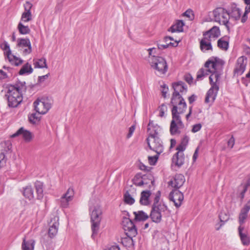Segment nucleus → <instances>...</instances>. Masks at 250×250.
Listing matches in <instances>:
<instances>
[{"label":"nucleus","mask_w":250,"mask_h":250,"mask_svg":"<svg viewBox=\"0 0 250 250\" xmlns=\"http://www.w3.org/2000/svg\"><path fill=\"white\" fill-rule=\"evenodd\" d=\"M158 109L160 111L159 116L162 118L164 117L165 112L167 111V107L165 104H163L159 106Z\"/></svg>","instance_id":"09e8293b"},{"label":"nucleus","mask_w":250,"mask_h":250,"mask_svg":"<svg viewBox=\"0 0 250 250\" xmlns=\"http://www.w3.org/2000/svg\"><path fill=\"white\" fill-rule=\"evenodd\" d=\"M189 141V138L187 136H185L182 140L181 144L187 146Z\"/></svg>","instance_id":"680f3d73"},{"label":"nucleus","mask_w":250,"mask_h":250,"mask_svg":"<svg viewBox=\"0 0 250 250\" xmlns=\"http://www.w3.org/2000/svg\"><path fill=\"white\" fill-rule=\"evenodd\" d=\"M185 182V178L183 174H177L175 175L174 180L168 182V185L178 189L181 188Z\"/></svg>","instance_id":"f3484780"},{"label":"nucleus","mask_w":250,"mask_h":250,"mask_svg":"<svg viewBox=\"0 0 250 250\" xmlns=\"http://www.w3.org/2000/svg\"><path fill=\"white\" fill-rule=\"evenodd\" d=\"M122 225L124 229L125 232V234L128 237L123 240L124 241H128L130 243H133L132 238L136 236L137 234V229L132 220L128 218H124L122 221Z\"/></svg>","instance_id":"20e7f679"},{"label":"nucleus","mask_w":250,"mask_h":250,"mask_svg":"<svg viewBox=\"0 0 250 250\" xmlns=\"http://www.w3.org/2000/svg\"><path fill=\"white\" fill-rule=\"evenodd\" d=\"M244 229V227L240 226L238 228L239 235L243 245L248 246L250 244V237L246 233H243V230Z\"/></svg>","instance_id":"393cba45"},{"label":"nucleus","mask_w":250,"mask_h":250,"mask_svg":"<svg viewBox=\"0 0 250 250\" xmlns=\"http://www.w3.org/2000/svg\"><path fill=\"white\" fill-rule=\"evenodd\" d=\"M33 68L31 65L28 62L24 64L19 72L21 75L30 74L33 72Z\"/></svg>","instance_id":"72a5a7b5"},{"label":"nucleus","mask_w":250,"mask_h":250,"mask_svg":"<svg viewBox=\"0 0 250 250\" xmlns=\"http://www.w3.org/2000/svg\"><path fill=\"white\" fill-rule=\"evenodd\" d=\"M7 57L9 61L15 66H19L23 62V61L22 59L12 55V54H10V55Z\"/></svg>","instance_id":"f704fd0d"},{"label":"nucleus","mask_w":250,"mask_h":250,"mask_svg":"<svg viewBox=\"0 0 250 250\" xmlns=\"http://www.w3.org/2000/svg\"><path fill=\"white\" fill-rule=\"evenodd\" d=\"M185 157L183 152H177L172 157V164L178 167H181L184 163Z\"/></svg>","instance_id":"4be33fe9"},{"label":"nucleus","mask_w":250,"mask_h":250,"mask_svg":"<svg viewBox=\"0 0 250 250\" xmlns=\"http://www.w3.org/2000/svg\"><path fill=\"white\" fill-rule=\"evenodd\" d=\"M243 208L248 212L250 210V200L246 204Z\"/></svg>","instance_id":"774afa93"},{"label":"nucleus","mask_w":250,"mask_h":250,"mask_svg":"<svg viewBox=\"0 0 250 250\" xmlns=\"http://www.w3.org/2000/svg\"><path fill=\"white\" fill-rule=\"evenodd\" d=\"M184 80L189 84H191L193 82V78L189 74H186L184 76Z\"/></svg>","instance_id":"4d7b16f0"},{"label":"nucleus","mask_w":250,"mask_h":250,"mask_svg":"<svg viewBox=\"0 0 250 250\" xmlns=\"http://www.w3.org/2000/svg\"><path fill=\"white\" fill-rule=\"evenodd\" d=\"M218 47L222 50H227L229 47V42L224 40L223 38L218 40L217 42Z\"/></svg>","instance_id":"37998d69"},{"label":"nucleus","mask_w":250,"mask_h":250,"mask_svg":"<svg viewBox=\"0 0 250 250\" xmlns=\"http://www.w3.org/2000/svg\"><path fill=\"white\" fill-rule=\"evenodd\" d=\"M235 139L233 135L231 136V138L228 141V146L232 148L234 145Z\"/></svg>","instance_id":"052dcab7"},{"label":"nucleus","mask_w":250,"mask_h":250,"mask_svg":"<svg viewBox=\"0 0 250 250\" xmlns=\"http://www.w3.org/2000/svg\"><path fill=\"white\" fill-rule=\"evenodd\" d=\"M206 69L202 68L197 72L196 80H201L203 77L207 76V73H206Z\"/></svg>","instance_id":"8fccbe9b"},{"label":"nucleus","mask_w":250,"mask_h":250,"mask_svg":"<svg viewBox=\"0 0 250 250\" xmlns=\"http://www.w3.org/2000/svg\"><path fill=\"white\" fill-rule=\"evenodd\" d=\"M161 130V128L157 124H155L153 121L149 120L147 125V132H148V137H158L159 131Z\"/></svg>","instance_id":"aec40b11"},{"label":"nucleus","mask_w":250,"mask_h":250,"mask_svg":"<svg viewBox=\"0 0 250 250\" xmlns=\"http://www.w3.org/2000/svg\"><path fill=\"white\" fill-rule=\"evenodd\" d=\"M89 210L90 212V221L92 231L91 237L94 239L99 230L102 220V211L101 207L98 205L94 206H90Z\"/></svg>","instance_id":"7ed1b4c3"},{"label":"nucleus","mask_w":250,"mask_h":250,"mask_svg":"<svg viewBox=\"0 0 250 250\" xmlns=\"http://www.w3.org/2000/svg\"><path fill=\"white\" fill-rule=\"evenodd\" d=\"M34 65L35 68H47L46 61L45 58H41L37 60V61L34 60Z\"/></svg>","instance_id":"4c0bfd02"},{"label":"nucleus","mask_w":250,"mask_h":250,"mask_svg":"<svg viewBox=\"0 0 250 250\" xmlns=\"http://www.w3.org/2000/svg\"><path fill=\"white\" fill-rule=\"evenodd\" d=\"M160 154L157 153V154L153 156H148V159L149 164L151 165H154L157 162L158 159L159 158V156Z\"/></svg>","instance_id":"3c124183"},{"label":"nucleus","mask_w":250,"mask_h":250,"mask_svg":"<svg viewBox=\"0 0 250 250\" xmlns=\"http://www.w3.org/2000/svg\"><path fill=\"white\" fill-rule=\"evenodd\" d=\"M186 146L181 144V143L177 146L176 149L178 150V152H183L186 149Z\"/></svg>","instance_id":"e2e57ef3"},{"label":"nucleus","mask_w":250,"mask_h":250,"mask_svg":"<svg viewBox=\"0 0 250 250\" xmlns=\"http://www.w3.org/2000/svg\"><path fill=\"white\" fill-rule=\"evenodd\" d=\"M54 222L50 226L48 231V235L51 238L54 237L57 234L59 226L58 218L56 219V218H54Z\"/></svg>","instance_id":"bb28decb"},{"label":"nucleus","mask_w":250,"mask_h":250,"mask_svg":"<svg viewBox=\"0 0 250 250\" xmlns=\"http://www.w3.org/2000/svg\"><path fill=\"white\" fill-rule=\"evenodd\" d=\"M177 46V43H175L173 42H170L169 43H167L165 44H157L158 48L160 50L165 49L167 48V47L169 46L171 47H175Z\"/></svg>","instance_id":"de8ad7c7"},{"label":"nucleus","mask_w":250,"mask_h":250,"mask_svg":"<svg viewBox=\"0 0 250 250\" xmlns=\"http://www.w3.org/2000/svg\"><path fill=\"white\" fill-rule=\"evenodd\" d=\"M125 202L128 205H132L135 202V199L131 196L128 191H126L124 195Z\"/></svg>","instance_id":"c03bdc74"},{"label":"nucleus","mask_w":250,"mask_h":250,"mask_svg":"<svg viewBox=\"0 0 250 250\" xmlns=\"http://www.w3.org/2000/svg\"><path fill=\"white\" fill-rule=\"evenodd\" d=\"M248 212V211L243 208L241 209L239 216V223L241 226L244 223L245 220L247 218Z\"/></svg>","instance_id":"79ce46f5"},{"label":"nucleus","mask_w":250,"mask_h":250,"mask_svg":"<svg viewBox=\"0 0 250 250\" xmlns=\"http://www.w3.org/2000/svg\"><path fill=\"white\" fill-rule=\"evenodd\" d=\"M146 142L149 149L160 154L163 152L164 147L162 142L159 137H148Z\"/></svg>","instance_id":"9d476101"},{"label":"nucleus","mask_w":250,"mask_h":250,"mask_svg":"<svg viewBox=\"0 0 250 250\" xmlns=\"http://www.w3.org/2000/svg\"><path fill=\"white\" fill-rule=\"evenodd\" d=\"M172 88L174 89L172 94L175 95H182L184 92L186 93L187 91V86L185 83L182 81L173 83Z\"/></svg>","instance_id":"a211bd4d"},{"label":"nucleus","mask_w":250,"mask_h":250,"mask_svg":"<svg viewBox=\"0 0 250 250\" xmlns=\"http://www.w3.org/2000/svg\"><path fill=\"white\" fill-rule=\"evenodd\" d=\"M221 223L218 224V226L216 228V229L218 230L229 219V215L225 212H221L219 216ZM217 226V225H216Z\"/></svg>","instance_id":"473e14b6"},{"label":"nucleus","mask_w":250,"mask_h":250,"mask_svg":"<svg viewBox=\"0 0 250 250\" xmlns=\"http://www.w3.org/2000/svg\"><path fill=\"white\" fill-rule=\"evenodd\" d=\"M247 65V58L241 56L238 58L233 70V76L241 75L245 71Z\"/></svg>","instance_id":"4468645a"},{"label":"nucleus","mask_w":250,"mask_h":250,"mask_svg":"<svg viewBox=\"0 0 250 250\" xmlns=\"http://www.w3.org/2000/svg\"><path fill=\"white\" fill-rule=\"evenodd\" d=\"M5 94L8 105L11 107H16L22 102L23 92H25L26 87L25 82H17L14 85H8Z\"/></svg>","instance_id":"f03ea898"},{"label":"nucleus","mask_w":250,"mask_h":250,"mask_svg":"<svg viewBox=\"0 0 250 250\" xmlns=\"http://www.w3.org/2000/svg\"><path fill=\"white\" fill-rule=\"evenodd\" d=\"M41 117L39 116L36 113H33L28 115V121L30 123L35 125L38 123L40 121Z\"/></svg>","instance_id":"a19ab883"},{"label":"nucleus","mask_w":250,"mask_h":250,"mask_svg":"<svg viewBox=\"0 0 250 250\" xmlns=\"http://www.w3.org/2000/svg\"><path fill=\"white\" fill-rule=\"evenodd\" d=\"M74 191L72 188H69L66 192L60 199L61 206L62 208L67 207L69 202L73 198Z\"/></svg>","instance_id":"dca6fc26"},{"label":"nucleus","mask_w":250,"mask_h":250,"mask_svg":"<svg viewBox=\"0 0 250 250\" xmlns=\"http://www.w3.org/2000/svg\"><path fill=\"white\" fill-rule=\"evenodd\" d=\"M32 20L31 12H23L21 15V21L24 22H28Z\"/></svg>","instance_id":"a18cd8bd"},{"label":"nucleus","mask_w":250,"mask_h":250,"mask_svg":"<svg viewBox=\"0 0 250 250\" xmlns=\"http://www.w3.org/2000/svg\"><path fill=\"white\" fill-rule=\"evenodd\" d=\"M172 120L170 123V132L171 135H174L180 134L179 129L183 128L184 125L181 121L180 114L176 111V107L172 111Z\"/></svg>","instance_id":"0eeeda50"},{"label":"nucleus","mask_w":250,"mask_h":250,"mask_svg":"<svg viewBox=\"0 0 250 250\" xmlns=\"http://www.w3.org/2000/svg\"><path fill=\"white\" fill-rule=\"evenodd\" d=\"M209 80L211 86L206 94L205 102L207 104L214 101L219 89V85L213 81L212 76H209Z\"/></svg>","instance_id":"f8f14e48"},{"label":"nucleus","mask_w":250,"mask_h":250,"mask_svg":"<svg viewBox=\"0 0 250 250\" xmlns=\"http://www.w3.org/2000/svg\"><path fill=\"white\" fill-rule=\"evenodd\" d=\"M170 103L173 105L171 111L175 107L177 112L179 114H183L187 108L186 103L182 97V95H175V94H172Z\"/></svg>","instance_id":"1a4fd4ad"},{"label":"nucleus","mask_w":250,"mask_h":250,"mask_svg":"<svg viewBox=\"0 0 250 250\" xmlns=\"http://www.w3.org/2000/svg\"><path fill=\"white\" fill-rule=\"evenodd\" d=\"M20 135H22L24 140L27 142H30L33 138L32 133L27 130L24 129L22 127H21L15 133L12 134L11 137L15 138Z\"/></svg>","instance_id":"6ab92c4d"},{"label":"nucleus","mask_w":250,"mask_h":250,"mask_svg":"<svg viewBox=\"0 0 250 250\" xmlns=\"http://www.w3.org/2000/svg\"><path fill=\"white\" fill-rule=\"evenodd\" d=\"M34 109L38 114H44L51 107V104L47 99H37L33 103Z\"/></svg>","instance_id":"9b49d317"},{"label":"nucleus","mask_w":250,"mask_h":250,"mask_svg":"<svg viewBox=\"0 0 250 250\" xmlns=\"http://www.w3.org/2000/svg\"><path fill=\"white\" fill-rule=\"evenodd\" d=\"M33 6L32 4L29 1H26L23 5L24 11V12H31V9Z\"/></svg>","instance_id":"5fc2aeb1"},{"label":"nucleus","mask_w":250,"mask_h":250,"mask_svg":"<svg viewBox=\"0 0 250 250\" xmlns=\"http://www.w3.org/2000/svg\"><path fill=\"white\" fill-rule=\"evenodd\" d=\"M6 162V159L5 158V155L3 152L0 153V167H3Z\"/></svg>","instance_id":"603ef678"},{"label":"nucleus","mask_w":250,"mask_h":250,"mask_svg":"<svg viewBox=\"0 0 250 250\" xmlns=\"http://www.w3.org/2000/svg\"><path fill=\"white\" fill-rule=\"evenodd\" d=\"M151 192L149 190H143L141 193L140 204L143 206H147L150 204V197Z\"/></svg>","instance_id":"5701e85b"},{"label":"nucleus","mask_w":250,"mask_h":250,"mask_svg":"<svg viewBox=\"0 0 250 250\" xmlns=\"http://www.w3.org/2000/svg\"><path fill=\"white\" fill-rule=\"evenodd\" d=\"M229 13V18H233L235 20H239L241 16V11L237 7L236 5L235 4L231 5V12Z\"/></svg>","instance_id":"cd10ccee"},{"label":"nucleus","mask_w":250,"mask_h":250,"mask_svg":"<svg viewBox=\"0 0 250 250\" xmlns=\"http://www.w3.org/2000/svg\"><path fill=\"white\" fill-rule=\"evenodd\" d=\"M249 187H250V178L248 179L246 184L243 186V190L241 192L242 198H244V194L247 191Z\"/></svg>","instance_id":"864d4df0"},{"label":"nucleus","mask_w":250,"mask_h":250,"mask_svg":"<svg viewBox=\"0 0 250 250\" xmlns=\"http://www.w3.org/2000/svg\"><path fill=\"white\" fill-rule=\"evenodd\" d=\"M0 47L1 49L6 51V56H9L11 54V51L10 49V46L6 41H4L3 43L0 44Z\"/></svg>","instance_id":"49530a36"},{"label":"nucleus","mask_w":250,"mask_h":250,"mask_svg":"<svg viewBox=\"0 0 250 250\" xmlns=\"http://www.w3.org/2000/svg\"><path fill=\"white\" fill-rule=\"evenodd\" d=\"M49 75V73H48L46 75L42 76H39L38 78V82L40 83L43 82L45 79H46L48 77Z\"/></svg>","instance_id":"0e129e2a"},{"label":"nucleus","mask_w":250,"mask_h":250,"mask_svg":"<svg viewBox=\"0 0 250 250\" xmlns=\"http://www.w3.org/2000/svg\"><path fill=\"white\" fill-rule=\"evenodd\" d=\"M17 28L19 33L22 35L28 34L31 31L29 27L28 26H25L21 22L19 23Z\"/></svg>","instance_id":"58836bf2"},{"label":"nucleus","mask_w":250,"mask_h":250,"mask_svg":"<svg viewBox=\"0 0 250 250\" xmlns=\"http://www.w3.org/2000/svg\"><path fill=\"white\" fill-rule=\"evenodd\" d=\"M185 23L182 20H177L168 29V31L174 32H181L183 31V26Z\"/></svg>","instance_id":"a878e982"},{"label":"nucleus","mask_w":250,"mask_h":250,"mask_svg":"<svg viewBox=\"0 0 250 250\" xmlns=\"http://www.w3.org/2000/svg\"><path fill=\"white\" fill-rule=\"evenodd\" d=\"M143 186L147 185L151 183L153 185L154 183V177L151 173H148L143 174Z\"/></svg>","instance_id":"c9c22d12"},{"label":"nucleus","mask_w":250,"mask_h":250,"mask_svg":"<svg viewBox=\"0 0 250 250\" xmlns=\"http://www.w3.org/2000/svg\"><path fill=\"white\" fill-rule=\"evenodd\" d=\"M211 40L208 39L206 37H204L200 42V47L203 52L209 50H212L211 44Z\"/></svg>","instance_id":"b1692460"},{"label":"nucleus","mask_w":250,"mask_h":250,"mask_svg":"<svg viewBox=\"0 0 250 250\" xmlns=\"http://www.w3.org/2000/svg\"><path fill=\"white\" fill-rule=\"evenodd\" d=\"M133 184L138 187L143 186V174L142 173H137L132 179Z\"/></svg>","instance_id":"e433bc0d"},{"label":"nucleus","mask_w":250,"mask_h":250,"mask_svg":"<svg viewBox=\"0 0 250 250\" xmlns=\"http://www.w3.org/2000/svg\"><path fill=\"white\" fill-rule=\"evenodd\" d=\"M17 46L22 50L24 55L29 54L32 52V46L28 38H19L17 41Z\"/></svg>","instance_id":"ddd939ff"},{"label":"nucleus","mask_w":250,"mask_h":250,"mask_svg":"<svg viewBox=\"0 0 250 250\" xmlns=\"http://www.w3.org/2000/svg\"><path fill=\"white\" fill-rule=\"evenodd\" d=\"M184 16H186L189 19L192 20L194 18V14L192 10L188 9L184 13Z\"/></svg>","instance_id":"6e6d98bb"},{"label":"nucleus","mask_w":250,"mask_h":250,"mask_svg":"<svg viewBox=\"0 0 250 250\" xmlns=\"http://www.w3.org/2000/svg\"><path fill=\"white\" fill-rule=\"evenodd\" d=\"M224 64V62L223 60L218 57H214L209 58L204 64L205 68H208L209 66L211 65V67L213 69V72L210 76H212V77L213 76H214L215 79L214 83H216V84H217L221 76V73L217 71V67L219 66L222 67ZM212 79H213L212 78Z\"/></svg>","instance_id":"39448f33"},{"label":"nucleus","mask_w":250,"mask_h":250,"mask_svg":"<svg viewBox=\"0 0 250 250\" xmlns=\"http://www.w3.org/2000/svg\"><path fill=\"white\" fill-rule=\"evenodd\" d=\"M198 150H199V147H197L196 149L195 150V152L193 155V161L195 162L196 160V159L198 155Z\"/></svg>","instance_id":"338daca9"},{"label":"nucleus","mask_w":250,"mask_h":250,"mask_svg":"<svg viewBox=\"0 0 250 250\" xmlns=\"http://www.w3.org/2000/svg\"><path fill=\"white\" fill-rule=\"evenodd\" d=\"M169 199L174 203V206L179 208L184 200V195L182 192L178 189L172 190L169 194Z\"/></svg>","instance_id":"2eb2a0df"},{"label":"nucleus","mask_w":250,"mask_h":250,"mask_svg":"<svg viewBox=\"0 0 250 250\" xmlns=\"http://www.w3.org/2000/svg\"><path fill=\"white\" fill-rule=\"evenodd\" d=\"M245 3L247 5L245 7V11L241 19L242 22H245L247 19V15L250 12V0H243Z\"/></svg>","instance_id":"ea45409f"},{"label":"nucleus","mask_w":250,"mask_h":250,"mask_svg":"<svg viewBox=\"0 0 250 250\" xmlns=\"http://www.w3.org/2000/svg\"><path fill=\"white\" fill-rule=\"evenodd\" d=\"M133 214L135 215L134 220L135 221H145L148 218V215L142 210L134 211Z\"/></svg>","instance_id":"2f4dec72"},{"label":"nucleus","mask_w":250,"mask_h":250,"mask_svg":"<svg viewBox=\"0 0 250 250\" xmlns=\"http://www.w3.org/2000/svg\"><path fill=\"white\" fill-rule=\"evenodd\" d=\"M135 125H132V126H131L129 127L128 133L126 136L127 138H129L132 136V134L135 130Z\"/></svg>","instance_id":"bf43d9fd"},{"label":"nucleus","mask_w":250,"mask_h":250,"mask_svg":"<svg viewBox=\"0 0 250 250\" xmlns=\"http://www.w3.org/2000/svg\"><path fill=\"white\" fill-rule=\"evenodd\" d=\"M33 192V189L31 186H27L23 188V195L25 198L29 200H31L34 198Z\"/></svg>","instance_id":"7c9ffc66"},{"label":"nucleus","mask_w":250,"mask_h":250,"mask_svg":"<svg viewBox=\"0 0 250 250\" xmlns=\"http://www.w3.org/2000/svg\"><path fill=\"white\" fill-rule=\"evenodd\" d=\"M35 244V240L31 239L26 241L25 239L24 238L21 245L22 250H34Z\"/></svg>","instance_id":"c85d7f7f"},{"label":"nucleus","mask_w":250,"mask_h":250,"mask_svg":"<svg viewBox=\"0 0 250 250\" xmlns=\"http://www.w3.org/2000/svg\"><path fill=\"white\" fill-rule=\"evenodd\" d=\"M202 127V125L201 124H197L192 126L191 131L193 133H195L199 131Z\"/></svg>","instance_id":"13d9d810"},{"label":"nucleus","mask_w":250,"mask_h":250,"mask_svg":"<svg viewBox=\"0 0 250 250\" xmlns=\"http://www.w3.org/2000/svg\"><path fill=\"white\" fill-rule=\"evenodd\" d=\"M150 63L151 67L156 70L160 74H165L167 71L168 65L163 57L152 56Z\"/></svg>","instance_id":"423d86ee"},{"label":"nucleus","mask_w":250,"mask_h":250,"mask_svg":"<svg viewBox=\"0 0 250 250\" xmlns=\"http://www.w3.org/2000/svg\"><path fill=\"white\" fill-rule=\"evenodd\" d=\"M214 21L220 24L225 25L228 27V24L229 19V14L228 11L222 7L216 8L213 11Z\"/></svg>","instance_id":"6e6552de"},{"label":"nucleus","mask_w":250,"mask_h":250,"mask_svg":"<svg viewBox=\"0 0 250 250\" xmlns=\"http://www.w3.org/2000/svg\"><path fill=\"white\" fill-rule=\"evenodd\" d=\"M160 197L161 192L158 191L155 194L149 215L152 222L157 224L162 221L163 218L169 217L171 214L167 206L163 201H160Z\"/></svg>","instance_id":"f257e3e1"},{"label":"nucleus","mask_w":250,"mask_h":250,"mask_svg":"<svg viewBox=\"0 0 250 250\" xmlns=\"http://www.w3.org/2000/svg\"><path fill=\"white\" fill-rule=\"evenodd\" d=\"M35 187L37 194V199H42L43 197V183L40 181L35 183Z\"/></svg>","instance_id":"c756f323"},{"label":"nucleus","mask_w":250,"mask_h":250,"mask_svg":"<svg viewBox=\"0 0 250 250\" xmlns=\"http://www.w3.org/2000/svg\"><path fill=\"white\" fill-rule=\"evenodd\" d=\"M203 35L208 39L211 40L213 39H216L220 35V31L219 28L216 26H214L211 29L203 32Z\"/></svg>","instance_id":"412c9836"},{"label":"nucleus","mask_w":250,"mask_h":250,"mask_svg":"<svg viewBox=\"0 0 250 250\" xmlns=\"http://www.w3.org/2000/svg\"><path fill=\"white\" fill-rule=\"evenodd\" d=\"M7 77V75L6 73L4 72L2 70H0V80L5 79Z\"/></svg>","instance_id":"69168bd1"}]
</instances>
